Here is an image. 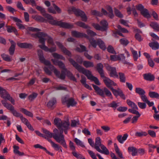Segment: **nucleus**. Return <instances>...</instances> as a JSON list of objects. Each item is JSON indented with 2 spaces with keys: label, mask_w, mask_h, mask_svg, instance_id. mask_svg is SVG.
Masks as SVG:
<instances>
[{
  "label": "nucleus",
  "mask_w": 159,
  "mask_h": 159,
  "mask_svg": "<svg viewBox=\"0 0 159 159\" xmlns=\"http://www.w3.org/2000/svg\"><path fill=\"white\" fill-rule=\"evenodd\" d=\"M64 126L62 127L63 131L65 134H67V130L69 129L70 123L69 122H66L63 124Z\"/></svg>",
  "instance_id": "39"
},
{
  "label": "nucleus",
  "mask_w": 159,
  "mask_h": 159,
  "mask_svg": "<svg viewBox=\"0 0 159 159\" xmlns=\"http://www.w3.org/2000/svg\"><path fill=\"white\" fill-rule=\"evenodd\" d=\"M113 36L116 38H118V35L124 37L123 34L119 31L117 30L116 31H113Z\"/></svg>",
  "instance_id": "58"
},
{
  "label": "nucleus",
  "mask_w": 159,
  "mask_h": 159,
  "mask_svg": "<svg viewBox=\"0 0 159 159\" xmlns=\"http://www.w3.org/2000/svg\"><path fill=\"white\" fill-rule=\"evenodd\" d=\"M57 90H66L67 88L64 86H62L61 84H60L57 86L55 87H54Z\"/></svg>",
  "instance_id": "64"
},
{
  "label": "nucleus",
  "mask_w": 159,
  "mask_h": 159,
  "mask_svg": "<svg viewBox=\"0 0 159 159\" xmlns=\"http://www.w3.org/2000/svg\"><path fill=\"white\" fill-rule=\"evenodd\" d=\"M56 103V99L55 98H53L49 101L47 104V106L48 108L53 109L54 108V106Z\"/></svg>",
  "instance_id": "22"
},
{
  "label": "nucleus",
  "mask_w": 159,
  "mask_h": 159,
  "mask_svg": "<svg viewBox=\"0 0 159 159\" xmlns=\"http://www.w3.org/2000/svg\"><path fill=\"white\" fill-rule=\"evenodd\" d=\"M80 124L79 120H73L71 121V126L72 127H75L77 125H79Z\"/></svg>",
  "instance_id": "61"
},
{
  "label": "nucleus",
  "mask_w": 159,
  "mask_h": 159,
  "mask_svg": "<svg viewBox=\"0 0 159 159\" xmlns=\"http://www.w3.org/2000/svg\"><path fill=\"white\" fill-rule=\"evenodd\" d=\"M88 38H86L89 40V41L91 45L94 48H96L98 45V39L95 40L93 37H90L88 36Z\"/></svg>",
  "instance_id": "24"
},
{
  "label": "nucleus",
  "mask_w": 159,
  "mask_h": 159,
  "mask_svg": "<svg viewBox=\"0 0 159 159\" xmlns=\"http://www.w3.org/2000/svg\"><path fill=\"white\" fill-rule=\"evenodd\" d=\"M53 57L58 59H61L63 60H65V58L63 56L60 55L57 53H54L52 54Z\"/></svg>",
  "instance_id": "46"
},
{
  "label": "nucleus",
  "mask_w": 159,
  "mask_h": 159,
  "mask_svg": "<svg viewBox=\"0 0 159 159\" xmlns=\"http://www.w3.org/2000/svg\"><path fill=\"white\" fill-rule=\"evenodd\" d=\"M148 95L151 98L159 99V94L157 93L150 91Z\"/></svg>",
  "instance_id": "36"
},
{
  "label": "nucleus",
  "mask_w": 159,
  "mask_h": 159,
  "mask_svg": "<svg viewBox=\"0 0 159 159\" xmlns=\"http://www.w3.org/2000/svg\"><path fill=\"white\" fill-rule=\"evenodd\" d=\"M68 122L66 121H62L60 119L58 118H55L54 120V125L56 126L58 129L59 130V132H60V131L62 130H63H63L62 129V127L64 126V124H63Z\"/></svg>",
  "instance_id": "12"
},
{
  "label": "nucleus",
  "mask_w": 159,
  "mask_h": 159,
  "mask_svg": "<svg viewBox=\"0 0 159 159\" xmlns=\"http://www.w3.org/2000/svg\"><path fill=\"white\" fill-rule=\"evenodd\" d=\"M92 15L98 16H101L102 15V13H101L99 11L93 10L92 11Z\"/></svg>",
  "instance_id": "57"
},
{
  "label": "nucleus",
  "mask_w": 159,
  "mask_h": 159,
  "mask_svg": "<svg viewBox=\"0 0 159 159\" xmlns=\"http://www.w3.org/2000/svg\"><path fill=\"white\" fill-rule=\"evenodd\" d=\"M92 85L95 90V92L98 95L102 97H104L105 96L104 93L106 95L110 97L111 98H112V94L111 92L106 87H104L103 89H101L99 87L94 84H92Z\"/></svg>",
  "instance_id": "7"
},
{
  "label": "nucleus",
  "mask_w": 159,
  "mask_h": 159,
  "mask_svg": "<svg viewBox=\"0 0 159 159\" xmlns=\"http://www.w3.org/2000/svg\"><path fill=\"white\" fill-rule=\"evenodd\" d=\"M120 42L121 44L125 46L127 45L129 43V42L128 40L125 38L120 39Z\"/></svg>",
  "instance_id": "60"
},
{
  "label": "nucleus",
  "mask_w": 159,
  "mask_h": 159,
  "mask_svg": "<svg viewBox=\"0 0 159 159\" xmlns=\"http://www.w3.org/2000/svg\"><path fill=\"white\" fill-rule=\"evenodd\" d=\"M38 55L40 62L48 66V67L45 66L44 68V70L46 74L51 75L52 73V71H53L56 76L58 78L62 80L65 79L66 75L61 74L54 66L51 65L49 61L45 58L42 50L40 49L38 50Z\"/></svg>",
  "instance_id": "2"
},
{
  "label": "nucleus",
  "mask_w": 159,
  "mask_h": 159,
  "mask_svg": "<svg viewBox=\"0 0 159 159\" xmlns=\"http://www.w3.org/2000/svg\"><path fill=\"white\" fill-rule=\"evenodd\" d=\"M69 13L72 12L77 16H80L82 18L83 21L86 22L87 20V17L84 12L79 9L76 8L74 7H72L69 8L68 10Z\"/></svg>",
  "instance_id": "8"
},
{
  "label": "nucleus",
  "mask_w": 159,
  "mask_h": 159,
  "mask_svg": "<svg viewBox=\"0 0 159 159\" xmlns=\"http://www.w3.org/2000/svg\"><path fill=\"white\" fill-rule=\"evenodd\" d=\"M9 41L11 44L9 49V53L11 55H13L14 53L16 43L13 41L9 39Z\"/></svg>",
  "instance_id": "21"
},
{
  "label": "nucleus",
  "mask_w": 159,
  "mask_h": 159,
  "mask_svg": "<svg viewBox=\"0 0 159 159\" xmlns=\"http://www.w3.org/2000/svg\"><path fill=\"white\" fill-rule=\"evenodd\" d=\"M10 18L11 19L13 20L15 22H16V25L20 29H25V26L21 24V20L16 17L13 16H10Z\"/></svg>",
  "instance_id": "16"
},
{
  "label": "nucleus",
  "mask_w": 159,
  "mask_h": 159,
  "mask_svg": "<svg viewBox=\"0 0 159 159\" xmlns=\"http://www.w3.org/2000/svg\"><path fill=\"white\" fill-rule=\"evenodd\" d=\"M75 24L80 27H82L85 29H87L89 28V26L86 25L84 23L79 21L76 22Z\"/></svg>",
  "instance_id": "48"
},
{
  "label": "nucleus",
  "mask_w": 159,
  "mask_h": 159,
  "mask_svg": "<svg viewBox=\"0 0 159 159\" xmlns=\"http://www.w3.org/2000/svg\"><path fill=\"white\" fill-rule=\"evenodd\" d=\"M73 155L77 159H86L81 154L78 153L76 152H72Z\"/></svg>",
  "instance_id": "50"
},
{
  "label": "nucleus",
  "mask_w": 159,
  "mask_h": 159,
  "mask_svg": "<svg viewBox=\"0 0 159 159\" xmlns=\"http://www.w3.org/2000/svg\"><path fill=\"white\" fill-rule=\"evenodd\" d=\"M1 102L4 107L10 111L11 113L14 116L16 117H19L22 122L25 125H27L29 123L27 119L24 117L21 114L15 110L13 106L11 104L8 103L6 100H2Z\"/></svg>",
  "instance_id": "6"
},
{
  "label": "nucleus",
  "mask_w": 159,
  "mask_h": 159,
  "mask_svg": "<svg viewBox=\"0 0 159 159\" xmlns=\"http://www.w3.org/2000/svg\"><path fill=\"white\" fill-rule=\"evenodd\" d=\"M36 9L41 12L42 15L47 19L49 20V23L53 25L59 26L66 29H71L74 27L73 24H70L66 22H62L61 20L58 21L53 19V17L48 14L46 13L45 9L41 7L37 6Z\"/></svg>",
  "instance_id": "3"
},
{
  "label": "nucleus",
  "mask_w": 159,
  "mask_h": 159,
  "mask_svg": "<svg viewBox=\"0 0 159 159\" xmlns=\"http://www.w3.org/2000/svg\"><path fill=\"white\" fill-rule=\"evenodd\" d=\"M107 70L110 71L109 75L110 76L113 77L118 78V75L116 71V69L115 67H111L108 65L106 66Z\"/></svg>",
  "instance_id": "13"
},
{
  "label": "nucleus",
  "mask_w": 159,
  "mask_h": 159,
  "mask_svg": "<svg viewBox=\"0 0 159 159\" xmlns=\"http://www.w3.org/2000/svg\"><path fill=\"white\" fill-rule=\"evenodd\" d=\"M100 147H101L102 150L100 149V147H96L97 151L101 153L107 155L109 154V152L108 150L104 145L101 144Z\"/></svg>",
  "instance_id": "20"
},
{
  "label": "nucleus",
  "mask_w": 159,
  "mask_h": 159,
  "mask_svg": "<svg viewBox=\"0 0 159 159\" xmlns=\"http://www.w3.org/2000/svg\"><path fill=\"white\" fill-rule=\"evenodd\" d=\"M129 152H131V155L133 156H135L137 155V149L134 147H129L128 148Z\"/></svg>",
  "instance_id": "26"
},
{
  "label": "nucleus",
  "mask_w": 159,
  "mask_h": 159,
  "mask_svg": "<svg viewBox=\"0 0 159 159\" xmlns=\"http://www.w3.org/2000/svg\"><path fill=\"white\" fill-rule=\"evenodd\" d=\"M69 99V96L67 95H65L63 97L61 98V102L63 104H64L65 103L67 104Z\"/></svg>",
  "instance_id": "55"
},
{
  "label": "nucleus",
  "mask_w": 159,
  "mask_h": 159,
  "mask_svg": "<svg viewBox=\"0 0 159 159\" xmlns=\"http://www.w3.org/2000/svg\"><path fill=\"white\" fill-rule=\"evenodd\" d=\"M17 45L19 47L22 48L31 49L33 48L32 44L26 42L18 43Z\"/></svg>",
  "instance_id": "15"
},
{
  "label": "nucleus",
  "mask_w": 159,
  "mask_h": 159,
  "mask_svg": "<svg viewBox=\"0 0 159 159\" xmlns=\"http://www.w3.org/2000/svg\"><path fill=\"white\" fill-rule=\"evenodd\" d=\"M86 32L88 34L87 35L90 37H93L97 35V34L95 32L89 29L87 30Z\"/></svg>",
  "instance_id": "54"
},
{
  "label": "nucleus",
  "mask_w": 159,
  "mask_h": 159,
  "mask_svg": "<svg viewBox=\"0 0 159 159\" xmlns=\"http://www.w3.org/2000/svg\"><path fill=\"white\" fill-rule=\"evenodd\" d=\"M149 46L154 50H157L159 48V44L157 42L150 43Z\"/></svg>",
  "instance_id": "27"
},
{
  "label": "nucleus",
  "mask_w": 159,
  "mask_h": 159,
  "mask_svg": "<svg viewBox=\"0 0 159 159\" xmlns=\"http://www.w3.org/2000/svg\"><path fill=\"white\" fill-rule=\"evenodd\" d=\"M135 91L136 93L138 94L140 96L145 94L146 93L145 91L143 89L139 87L136 88Z\"/></svg>",
  "instance_id": "38"
},
{
  "label": "nucleus",
  "mask_w": 159,
  "mask_h": 159,
  "mask_svg": "<svg viewBox=\"0 0 159 159\" xmlns=\"http://www.w3.org/2000/svg\"><path fill=\"white\" fill-rule=\"evenodd\" d=\"M83 65L86 68L93 67L94 66L93 62L86 61H83Z\"/></svg>",
  "instance_id": "35"
},
{
  "label": "nucleus",
  "mask_w": 159,
  "mask_h": 159,
  "mask_svg": "<svg viewBox=\"0 0 159 159\" xmlns=\"http://www.w3.org/2000/svg\"><path fill=\"white\" fill-rule=\"evenodd\" d=\"M143 76L145 80L150 81H154L155 78L154 75L150 73L143 74Z\"/></svg>",
  "instance_id": "19"
},
{
  "label": "nucleus",
  "mask_w": 159,
  "mask_h": 159,
  "mask_svg": "<svg viewBox=\"0 0 159 159\" xmlns=\"http://www.w3.org/2000/svg\"><path fill=\"white\" fill-rule=\"evenodd\" d=\"M120 81L122 83H125L126 81V77L124 74L122 72L119 73Z\"/></svg>",
  "instance_id": "40"
},
{
  "label": "nucleus",
  "mask_w": 159,
  "mask_h": 159,
  "mask_svg": "<svg viewBox=\"0 0 159 159\" xmlns=\"http://www.w3.org/2000/svg\"><path fill=\"white\" fill-rule=\"evenodd\" d=\"M77 102L75 101L74 99L72 98H69L66 105L68 107H69L70 106H75Z\"/></svg>",
  "instance_id": "25"
},
{
  "label": "nucleus",
  "mask_w": 159,
  "mask_h": 159,
  "mask_svg": "<svg viewBox=\"0 0 159 159\" xmlns=\"http://www.w3.org/2000/svg\"><path fill=\"white\" fill-rule=\"evenodd\" d=\"M115 149L116 153L120 158H124L123 157L122 153L120 151L116 143L114 144Z\"/></svg>",
  "instance_id": "37"
},
{
  "label": "nucleus",
  "mask_w": 159,
  "mask_h": 159,
  "mask_svg": "<svg viewBox=\"0 0 159 159\" xmlns=\"http://www.w3.org/2000/svg\"><path fill=\"white\" fill-rule=\"evenodd\" d=\"M0 94L1 97L7 99L10 101L13 105H15V101L13 98L11 97L9 94L5 89L0 86Z\"/></svg>",
  "instance_id": "10"
},
{
  "label": "nucleus",
  "mask_w": 159,
  "mask_h": 159,
  "mask_svg": "<svg viewBox=\"0 0 159 159\" xmlns=\"http://www.w3.org/2000/svg\"><path fill=\"white\" fill-rule=\"evenodd\" d=\"M1 56L3 59L6 61L10 62L11 61V58L8 55L3 53L1 54Z\"/></svg>",
  "instance_id": "45"
},
{
  "label": "nucleus",
  "mask_w": 159,
  "mask_h": 159,
  "mask_svg": "<svg viewBox=\"0 0 159 159\" xmlns=\"http://www.w3.org/2000/svg\"><path fill=\"white\" fill-rule=\"evenodd\" d=\"M101 139L99 137H97L96 139L94 148L96 150V147H100L101 145Z\"/></svg>",
  "instance_id": "47"
},
{
  "label": "nucleus",
  "mask_w": 159,
  "mask_h": 159,
  "mask_svg": "<svg viewBox=\"0 0 159 159\" xmlns=\"http://www.w3.org/2000/svg\"><path fill=\"white\" fill-rule=\"evenodd\" d=\"M138 105L142 109L145 108L147 106V105L145 102H138Z\"/></svg>",
  "instance_id": "62"
},
{
  "label": "nucleus",
  "mask_w": 159,
  "mask_h": 159,
  "mask_svg": "<svg viewBox=\"0 0 159 159\" xmlns=\"http://www.w3.org/2000/svg\"><path fill=\"white\" fill-rule=\"evenodd\" d=\"M114 11L116 16L120 18H122L123 17V15L121 14L119 10L116 8L114 9Z\"/></svg>",
  "instance_id": "53"
},
{
  "label": "nucleus",
  "mask_w": 159,
  "mask_h": 159,
  "mask_svg": "<svg viewBox=\"0 0 159 159\" xmlns=\"http://www.w3.org/2000/svg\"><path fill=\"white\" fill-rule=\"evenodd\" d=\"M38 95L37 93L33 92L28 97V99L30 102L32 101L37 97Z\"/></svg>",
  "instance_id": "43"
},
{
  "label": "nucleus",
  "mask_w": 159,
  "mask_h": 159,
  "mask_svg": "<svg viewBox=\"0 0 159 159\" xmlns=\"http://www.w3.org/2000/svg\"><path fill=\"white\" fill-rule=\"evenodd\" d=\"M135 109H129L128 110V111L131 113H132L133 114H136L137 115H140V114L139 112L135 110Z\"/></svg>",
  "instance_id": "63"
},
{
  "label": "nucleus",
  "mask_w": 159,
  "mask_h": 159,
  "mask_svg": "<svg viewBox=\"0 0 159 159\" xmlns=\"http://www.w3.org/2000/svg\"><path fill=\"white\" fill-rule=\"evenodd\" d=\"M140 12L141 14L145 18H149L151 17L149 11L147 9L145 8Z\"/></svg>",
  "instance_id": "31"
},
{
  "label": "nucleus",
  "mask_w": 159,
  "mask_h": 159,
  "mask_svg": "<svg viewBox=\"0 0 159 159\" xmlns=\"http://www.w3.org/2000/svg\"><path fill=\"white\" fill-rule=\"evenodd\" d=\"M101 78H104L103 81L106 85L111 90L113 94L116 97H117L118 96H119L122 98L124 99H125V94L120 89L118 88L117 89H115L112 87V86H116L117 85L116 83L108 78L105 76V75H104L103 77H101Z\"/></svg>",
  "instance_id": "5"
},
{
  "label": "nucleus",
  "mask_w": 159,
  "mask_h": 159,
  "mask_svg": "<svg viewBox=\"0 0 159 159\" xmlns=\"http://www.w3.org/2000/svg\"><path fill=\"white\" fill-rule=\"evenodd\" d=\"M71 34L73 36L76 38L84 37L88 38V35L87 34L78 32L76 30H73L71 31Z\"/></svg>",
  "instance_id": "17"
},
{
  "label": "nucleus",
  "mask_w": 159,
  "mask_h": 159,
  "mask_svg": "<svg viewBox=\"0 0 159 159\" xmlns=\"http://www.w3.org/2000/svg\"><path fill=\"white\" fill-rule=\"evenodd\" d=\"M132 53L133 55V58L134 61H136L138 58V53L137 51L134 50L133 48L131 49Z\"/></svg>",
  "instance_id": "56"
},
{
  "label": "nucleus",
  "mask_w": 159,
  "mask_h": 159,
  "mask_svg": "<svg viewBox=\"0 0 159 159\" xmlns=\"http://www.w3.org/2000/svg\"><path fill=\"white\" fill-rule=\"evenodd\" d=\"M107 50L108 52L111 54H117L113 47L111 45L108 46L107 48Z\"/></svg>",
  "instance_id": "52"
},
{
  "label": "nucleus",
  "mask_w": 159,
  "mask_h": 159,
  "mask_svg": "<svg viewBox=\"0 0 159 159\" xmlns=\"http://www.w3.org/2000/svg\"><path fill=\"white\" fill-rule=\"evenodd\" d=\"M100 25L102 26V28H103L105 29V31H106L107 29L108 25L107 22L105 20H102L100 22Z\"/></svg>",
  "instance_id": "49"
},
{
  "label": "nucleus",
  "mask_w": 159,
  "mask_h": 159,
  "mask_svg": "<svg viewBox=\"0 0 159 159\" xmlns=\"http://www.w3.org/2000/svg\"><path fill=\"white\" fill-rule=\"evenodd\" d=\"M128 135L127 134H125L123 135V137L121 135H119L117 137V139L118 142L120 143L123 144L125 141L128 137Z\"/></svg>",
  "instance_id": "23"
},
{
  "label": "nucleus",
  "mask_w": 159,
  "mask_h": 159,
  "mask_svg": "<svg viewBox=\"0 0 159 159\" xmlns=\"http://www.w3.org/2000/svg\"><path fill=\"white\" fill-rule=\"evenodd\" d=\"M103 64L99 63L97 64L95 68L98 71V73L100 74L101 77H103L104 75V71L103 70Z\"/></svg>",
  "instance_id": "18"
},
{
  "label": "nucleus",
  "mask_w": 159,
  "mask_h": 159,
  "mask_svg": "<svg viewBox=\"0 0 159 159\" xmlns=\"http://www.w3.org/2000/svg\"><path fill=\"white\" fill-rule=\"evenodd\" d=\"M6 27L7 28V31L8 33L13 32L16 35H18L17 31L15 27L8 25H7Z\"/></svg>",
  "instance_id": "28"
},
{
  "label": "nucleus",
  "mask_w": 159,
  "mask_h": 159,
  "mask_svg": "<svg viewBox=\"0 0 159 159\" xmlns=\"http://www.w3.org/2000/svg\"><path fill=\"white\" fill-rule=\"evenodd\" d=\"M40 41V43L42 44L39 45V46L42 49L46 52H52L56 51V48L55 47H52L49 48L44 45V40L43 39L41 38Z\"/></svg>",
  "instance_id": "11"
},
{
  "label": "nucleus",
  "mask_w": 159,
  "mask_h": 159,
  "mask_svg": "<svg viewBox=\"0 0 159 159\" xmlns=\"http://www.w3.org/2000/svg\"><path fill=\"white\" fill-rule=\"evenodd\" d=\"M66 75L71 80H72L73 81H76V79L70 71L67 70Z\"/></svg>",
  "instance_id": "44"
},
{
  "label": "nucleus",
  "mask_w": 159,
  "mask_h": 159,
  "mask_svg": "<svg viewBox=\"0 0 159 159\" xmlns=\"http://www.w3.org/2000/svg\"><path fill=\"white\" fill-rule=\"evenodd\" d=\"M148 135L147 132H137L135 133V135L139 137L146 136Z\"/></svg>",
  "instance_id": "59"
},
{
  "label": "nucleus",
  "mask_w": 159,
  "mask_h": 159,
  "mask_svg": "<svg viewBox=\"0 0 159 159\" xmlns=\"http://www.w3.org/2000/svg\"><path fill=\"white\" fill-rule=\"evenodd\" d=\"M126 102L127 104L132 108L135 109L137 110L138 109L137 105L130 100L127 99L126 101Z\"/></svg>",
  "instance_id": "34"
},
{
  "label": "nucleus",
  "mask_w": 159,
  "mask_h": 159,
  "mask_svg": "<svg viewBox=\"0 0 159 159\" xmlns=\"http://www.w3.org/2000/svg\"><path fill=\"white\" fill-rule=\"evenodd\" d=\"M20 111L26 116L31 117H33V114L25 108H20Z\"/></svg>",
  "instance_id": "30"
},
{
  "label": "nucleus",
  "mask_w": 159,
  "mask_h": 159,
  "mask_svg": "<svg viewBox=\"0 0 159 159\" xmlns=\"http://www.w3.org/2000/svg\"><path fill=\"white\" fill-rule=\"evenodd\" d=\"M98 45L100 48L103 50H105L106 49L104 43L100 39H98Z\"/></svg>",
  "instance_id": "33"
},
{
  "label": "nucleus",
  "mask_w": 159,
  "mask_h": 159,
  "mask_svg": "<svg viewBox=\"0 0 159 159\" xmlns=\"http://www.w3.org/2000/svg\"><path fill=\"white\" fill-rule=\"evenodd\" d=\"M74 142L77 145L80 146L83 148L85 147L83 143L77 138H75Z\"/></svg>",
  "instance_id": "51"
},
{
  "label": "nucleus",
  "mask_w": 159,
  "mask_h": 159,
  "mask_svg": "<svg viewBox=\"0 0 159 159\" xmlns=\"http://www.w3.org/2000/svg\"><path fill=\"white\" fill-rule=\"evenodd\" d=\"M56 43L65 55L68 56L69 57H71L72 54L71 52L64 47L61 43L59 42H56Z\"/></svg>",
  "instance_id": "14"
},
{
  "label": "nucleus",
  "mask_w": 159,
  "mask_h": 159,
  "mask_svg": "<svg viewBox=\"0 0 159 159\" xmlns=\"http://www.w3.org/2000/svg\"><path fill=\"white\" fill-rule=\"evenodd\" d=\"M150 26L154 30L157 31H159V24L157 22H151L150 24Z\"/></svg>",
  "instance_id": "29"
},
{
  "label": "nucleus",
  "mask_w": 159,
  "mask_h": 159,
  "mask_svg": "<svg viewBox=\"0 0 159 159\" xmlns=\"http://www.w3.org/2000/svg\"><path fill=\"white\" fill-rule=\"evenodd\" d=\"M43 132L46 136L49 138L53 137L58 143H60L64 148H67V146L63 134V130H61L60 132L56 128L53 130L54 133H51L45 129H43Z\"/></svg>",
  "instance_id": "4"
},
{
  "label": "nucleus",
  "mask_w": 159,
  "mask_h": 159,
  "mask_svg": "<svg viewBox=\"0 0 159 159\" xmlns=\"http://www.w3.org/2000/svg\"><path fill=\"white\" fill-rule=\"evenodd\" d=\"M32 18L35 20L41 22H44L45 19L43 17L39 15L33 16Z\"/></svg>",
  "instance_id": "32"
},
{
  "label": "nucleus",
  "mask_w": 159,
  "mask_h": 159,
  "mask_svg": "<svg viewBox=\"0 0 159 159\" xmlns=\"http://www.w3.org/2000/svg\"><path fill=\"white\" fill-rule=\"evenodd\" d=\"M107 106L109 107L113 108L114 110H115L118 106V103L115 101H113L111 102L108 104Z\"/></svg>",
  "instance_id": "41"
},
{
  "label": "nucleus",
  "mask_w": 159,
  "mask_h": 159,
  "mask_svg": "<svg viewBox=\"0 0 159 159\" xmlns=\"http://www.w3.org/2000/svg\"><path fill=\"white\" fill-rule=\"evenodd\" d=\"M35 35L39 39V42L40 43V39L41 38H43L44 40V45H45V41L46 39L44 37H47V39L48 40V42L49 43L53 45L54 44V42L52 38L48 35L47 34L43 32H39L35 34Z\"/></svg>",
  "instance_id": "9"
},
{
  "label": "nucleus",
  "mask_w": 159,
  "mask_h": 159,
  "mask_svg": "<svg viewBox=\"0 0 159 159\" xmlns=\"http://www.w3.org/2000/svg\"><path fill=\"white\" fill-rule=\"evenodd\" d=\"M92 25L93 27L97 30H100L102 31H105V29L103 28H102L101 26H100L98 24L93 23L92 24Z\"/></svg>",
  "instance_id": "42"
},
{
  "label": "nucleus",
  "mask_w": 159,
  "mask_h": 159,
  "mask_svg": "<svg viewBox=\"0 0 159 159\" xmlns=\"http://www.w3.org/2000/svg\"><path fill=\"white\" fill-rule=\"evenodd\" d=\"M71 57H70L68 60L70 63L79 72L81 73L86 76L87 78L91 81H93L95 83L98 85H100V83L98 78L93 75L91 72L88 70L85 69L84 67L78 64V63L81 64L83 63V59L82 57L80 55H77L76 56L77 61H75Z\"/></svg>",
  "instance_id": "1"
}]
</instances>
